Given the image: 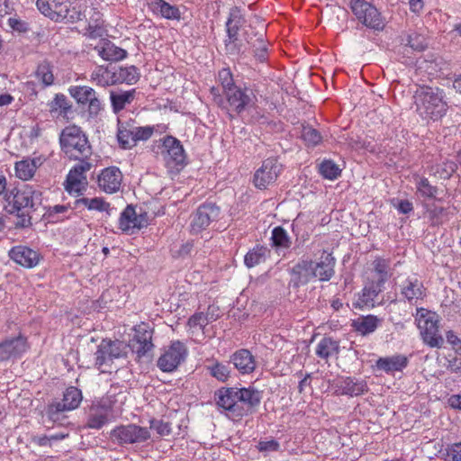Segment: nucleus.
<instances>
[{
    "label": "nucleus",
    "instance_id": "nucleus-39",
    "mask_svg": "<svg viewBox=\"0 0 461 461\" xmlns=\"http://www.w3.org/2000/svg\"><path fill=\"white\" fill-rule=\"evenodd\" d=\"M78 204L86 206L88 210H95L99 212H105L108 215H111L113 212V208L110 206V203H106L101 197L87 198L84 197L77 201Z\"/></svg>",
    "mask_w": 461,
    "mask_h": 461
},
{
    "label": "nucleus",
    "instance_id": "nucleus-59",
    "mask_svg": "<svg viewBox=\"0 0 461 461\" xmlns=\"http://www.w3.org/2000/svg\"><path fill=\"white\" fill-rule=\"evenodd\" d=\"M257 41H258V47L255 51V55L258 59V60L265 61L267 57L265 41L262 38H258Z\"/></svg>",
    "mask_w": 461,
    "mask_h": 461
},
{
    "label": "nucleus",
    "instance_id": "nucleus-1",
    "mask_svg": "<svg viewBox=\"0 0 461 461\" xmlns=\"http://www.w3.org/2000/svg\"><path fill=\"white\" fill-rule=\"evenodd\" d=\"M214 400L225 416L237 422L256 411L262 400V392L253 386L221 387L215 392Z\"/></svg>",
    "mask_w": 461,
    "mask_h": 461
},
{
    "label": "nucleus",
    "instance_id": "nucleus-58",
    "mask_svg": "<svg viewBox=\"0 0 461 461\" xmlns=\"http://www.w3.org/2000/svg\"><path fill=\"white\" fill-rule=\"evenodd\" d=\"M258 447L261 452L277 451L279 448V443L276 440L260 441Z\"/></svg>",
    "mask_w": 461,
    "mask_h": 461
},
{
    "label": "nucleus",
    "instance_id": "nucleus-52",
    "mask_svg": "<svg viewBox=\"0 0 461 461\" xmlns=\"http://www.w3.org/2000/svg\"><path fill=\"white\" fill-rule=\"evenodd\" d=\"M405 44L410 46L414 50H423L426 47L425 39L423 36L413 33L407 36Z\"/></svg>",
    "mask_w": 461,
    "mask_h": 461
},
{
    "label": "nucleus",
    "instance_id": "nucleus-44",
    "mask_svg": "<svg viewBox=\"0 0 461 461\" xmlns=\"http://www.w3.org/2000/svg\"><path fill=\"white\" fill-rule=\"evenodd\" d=\"M102 342L106 348V350L108 351L107 354L111 356L112 360L113 358H119L121 357L125 356L126 345L122 341H112L104 339L102 340Z\"/></svg>",
    "mask_w": 461,
    "mask_h": 461
},
{
    "label": "nucleus",
    "instance_id": "nucleus-55",
    "mask_svg": "<svg viewBox=\"0 0 461 461\" xmlns=\"http://www.w3.org/2000/svg\"><path fill=\"white\" fill-rule=\"evenodd\" d=\"M446 461H461V442L455 443L447 448Z\"/></svg>",
    "mask_w": 461,
    "mask_h": 461
},
{
    "label": "nucleus",
    "instance_id": "nucleus-15",
    "mask_svg": "<svg viewBox=\"0 0 461 461\" xmlns=\"http://www.w3.org/2000/svg\"><path fill=\"white\" fill-rule=\"evenodd\" d=\"M135 334L129 346L140 359L145 357L153 348L152 330L146 323H140L134 328Z\"/></svg>",
    "mask_w": 461,
    "mask_h": 461
},
{
    "label": "nucleus",
    "instance_id": "nucleus-38",
    "mask_svg": "<svg viewBox=\"0 0 461 461\" xmlns=\"http://www.w3.org/2000/svg\"><path fill=\"white\" fill-rule=\"evenodd\" d=\"M269 254V249L263 246H257L249 250L244 258V263L248 267H253L265 262Z\"/></svg>",
    "mask_w": 461,
    "mask_h": 461
},
{
    "label": "nucleus",
    "instance_id": "nucleus-24",
    "mask_svg": "<svg viewBox=\"0 0 461 461\" xmlns=\"http://www.w3.org/2000/svg\"><path fill=\"white\" fill-rule=\"evenodd\" d=\"M8 255L13 261L25 268L36 267L41 260L38 251L23 245L12 248Z\"/></svg>",
    "mask_w": 461,
    "mask_h": 461
},
{
    "label": "nucleus",
    "instance_id": "nucleus-35",
    "mask_svg": "<svg viewBox=\"0 0 461 461\" xmlns=\"http://www.w3.org/2000/svg\"><path fill=\"white\" fill-rule=\"evenodd\" d=\"M99 55L105 60L118 61L126 57V50L115 46L111 41L104 42L102 46L97 48Z\"/></svg>",
    "mask_w": 461,
    "mask_h": 461
},
{
    "label": "nucleus",
    "instance_id": "nucleus-23",
    "mask_svg": "<svg viewBox=\"0 0 461 461\" xmlns=\"http://www.w3.org/2000/svg\"><path fill=\"white\" fill-rule=\"evenodd\" d=\"M28 349L26 339L19 335L0 342V361L20 357Z\"/></svg>",
    "mask_w": 461,
    "mask_h": 461
},
{
    "label": "nucleus",
    "instance_id": "nucleus-29",
    "mask_svg": "<svg viewBox=\"0 0 461 461\" xmlns=\"http://www.w3.org/2000/svg\"><path fill=\"white\" fill-rule=\"evenodd\" d=\"M408 365V358L403 355H393L387 357H380L376 361V367L386 373L402 371Z\"/></svg>",
    "mask_w": 461,
    "mask_h": 461
},
{
    "label": "nucleus",
    "instance_id": "nucleus-2",
    "mask_svg": "<svg viewBox=\"0 0 461 461\" xmlns=\"http://www.w3.org/2000/svg\"><path fill=\"white\" fill-rule=\"evenodd\" d=\"M393 276L390 260L380 257L367 264L364 273V288L359 294L357 305L374 306L378 294L384 289V284Z\"/></svg>",
    "mask_w": 461,
    "mask_h": 461
},
{
    "label": "nucleus",
    "instance_id": "nucleus-21",
    "mask_svg": "<svg viewBox=\"0 0 461 461\" xmlns=\"http://www.w3.org/2000/svg\"><path fill=\"white\" fill-rule=\"evenodd\" d=\"M122 181V174L117 167H109L101 171L97 177L98 187L107 194L119 191Z\"/></svg>",
    "mask_w": 461,
    "mask_h": 461
},
{
    "label": "nucleus",
    "instance_id": "nucleus-31",
    "mask_svg": "<svg viewBox=\"0 0 461 461\" xmlns=\"http://www.w3.org/2000/svg\"><path fill=\"white\" fill-rule=\"evenodd\" d=\"M117 138L120 145L123 149H131L134 147V122H123L119 119Z\"/></svg>",
    "mask_w": 461,
    "mask_h": 461
},
{
    "label": "nucleus",
    "instance_id": "nucleus-22",
    "mask_svg": "<svg viewBox=\"0 0 461 461\" xmlns=\"http://www.w3.org/2000/svg\"><path fill=\"white\" fill-rule=\"evenodd\" d=\"M111 416V408L109 405L102 402H93L86 412V427L89 429H99L106 424Z\"/></svg>",
    "mask_w": 461,
    "mask_h": 461
},
{
    "label": "nucleus",
    "instance_id": "nucleus-46",
    "mask_svg": "<svg viewBox=\"0 0 461 461\" xmlns=\"http://www.w3.org/2000/svg\"><path fill=\"white\" fill-rule=\"evenodd\" d=\"M36 77L46 86L52 85L54 75L50 65L47 62L41 63L36 70Z\"/></svg>",
    "mask_w": 461,
    "mask_h": 461
},
{
    "label": "nucleus",
    "instance_id": "nucleus-40",
    "mask_svg": "<svg viewBox=\"0 0 461 461\" xmlns=\"http://www.w3.org/2000/svg\"><path fill=\"white\" fill-rule=\"evenodd\" d=\"M50 113L52 116H64L70 110L71 105L64 95H56L49 104Z\"/></svg>",
    "mask_w": 461,
    "mask_h": 461
},
{
    "label": "nucleus",
    "instance_id": "nucleus-4",
    "mask_svg": "<svg viewBox=\"0 0 461 461\" xmlns=\"http://www.w3.org/2000/svg\"><path fill=\"white\" fill-rule=\"evenodd\" d=\"M416 110L424 119L438 120L447 112L443 91L438 88L420 87L415 95Z\"/></svg>",
    "mask_w": 461,
    "mask_h": 461
},
{
    "label": "nucleus",
    "instance_id": "nucleus-16",
    "mask_svg": "<svg viewBox=\"0 0 461 461\" xmlns=\"http://www.w3.org/2000/svg\"><path fill=\"white\" fill-rule=\"evenodd\" d=\"M68 91L78 104H88V113L91 116H96L102 110V103L93 88L86 86H71Z\"/></svg>",
    "mask_w": 461,
    "mask_h": 461
},
{
    "label": "nucleus",
    "instance_id": "nucleus-26",
    "mask_svg": "<svg viewBox=\"0 0 461 461\" xmlns=\"http://www.w3.org/2000/svg\"><path fill=\"white\" fill-rule=\"evenodd\" d=\"M335 262L331 253L323 251L316 262L312 261L314 277L320 281H329L334 275Z\"/></svg>",
    "mask_w": 461,
    "mask_h": 461
},
{
    "label": "nucleus",
    "instance_id": "nucleus-17",
    "mask_svg": "<svg viewBox=\"0 0 461 461\" xmlns=\"http://www.w3.org/2000/svg\"><path fill=\"white\" fill-rule=\"evenodd\" d=\"M81 401V391L74 386L68 387L64 393L62 401L49 407L48 414L52 420H57L60 412L77 408Z\"/></svg>",
    "mask_w": 461,
    "mask_h": 461
},
{
    "label": "nucleus",
    "instance_id": "nucleus-12",
    "mask_svg": "<svg viewBox=\"0 0 461 461\" xmlns=\"http://www.w3.org/2000/svg\"><path fill=\"white\" fill-rule=\"evenodd\" d=\"M225 96L230 111L237 113H240L255 104V95L250 89H241L238 86L229 87L225 92Z\"/></svg>",
    "mask_w": 461,
    "mask_h": 461
},
{
    "label": "nucleus",
    "instance_id": "nucleus-37",
    "mask_svg": "<svg viewBox=\"0 0 461 461\" xmlns=\"http://www.w3.org/2000/svg\"><path fill=\"white\" fill-rule=\"evenodd\" d=\"M114 80L115 84L126 83L131 85L137 82L139 74L135 67H114Z\"/></svg>",
    "mask_w": 461,
    "mask_h": 461
},
{
    "label": "nucleus",
    "instance_id": "nucleus-18",
    "mask_svg": "<svg viewBox=\"0 0 461 461\" xmlns=\"http://www.w3.org/2000/svg\"><path fill=\"white\" fill-rule=\"evenodd\" d=\"M220 214V209L212 203H205L198 207L192 216L191 231L199 233L205 230L210 223L216 220Z\"/></svg>",
    "mask_w": 461,
    "mask_h": 461
},
{
    "label": "nucleus",
    "instance_id": "nucleus-51",
    "mask_svg": "<svg viewBox=\"0 0 461 461\" xmlns=\"http://www.w3.org/2000/svg\"><path fill=\"white\" fill-rule=\"evenodd\" d=\"M108 351L106 350V348L103 344V342L100 343L98 346V348L96 352L95 353V366L98 368H101L103 366L107 365L109 362H112L111 356L107 354Z\"/></svg>",
    "mask_w": 461,
    "mask_h": 461
},
{
    "label": "nucleus",
    "instance_id": "nucleus-49",
    "mask_svg": "<svg viewBox=\"0 0 461 461\" xmlns=\"http://www.w3.org/2000/svg\"><path fill=\"white\" fill-rule=\"evenodd\" d=\"M417 191L426 198L435 197L437 188L432 186L427 178H419L416 183Z\"/></svg>",
    "mask_w": 461,
    "mask_h": 461
},
{
    "label": "nucleus",
    "instance_id": "nucleus-64",
    "mask_svg": "<svg viewBox=\"0 0 461 461\" xmlns=\"http://www.w3.org/2000/svg\"><path fill=\"white\" fill-rule=\"evenodd\" d=\"M447 340L449 344L453 345L454 347L461 345V340L451 330L447 332Z\"/></svg>",
    "mask_w": 461,
    "mask_h": 461
},
{
    "label": "nucleus",
    "instance_id": "nucleus-9",
    "mask_svg": "<svg viewBox=\"0 0 461 461\" xmlns=\"http://www.w3.org/2000/svg\"><path fill=\"white\" fill-rule=\"evenodd\" d=\"M187 356V348L179 341H173L158 357L157 365L163 372H173L185 361Z\"/></svg>",
    "mask_w": 461,
    "mask_h": 461
},
{
    "label": "nucleus",
    "instance_id": "nucleus-60",
    "mask_svg": "<svg viewBox=\"0 0 461 461\" xmlns=\"http://www.w3.org/2000/svg\"><path fill=\"white\" fill-rule=\"evenodd\" d=\"M411 12L420 14L424 8V0H409Z\"/></svg>",
    "mask_w": 461,
    "mask_h": 461
},
{
    "label": "nucleus",
    "instance_id": "nucleus-63",
    "mask_svg": "<svg viewBox=\"0 0 461 461\" xmlns=\"http://www.w3.org/2000/svg\"><path fill=\"white\" fill-rule=\"evenodd\" d=\"M13 10L10 0H0V15H5Z\"/></svg>",
    "mask_w": 461,
    "mask_h": 461
},
{
    "label": "nucleus",
    "instance_id": "nucleus-8",
    "mask_svg": "<svg viewBox=\"0 0 461 461\" xmlns=\"http://www.w3.org/2000/svg\"><path fill=\"white\" fill-rule=\"evenodd\" d=\"M161 155L167 168L178 171L185 165V153L181 142L173 136L163 139Z\"/></svg>",
    "mask_w": 461,
    "mask_h": 461
},
{
    "label": "nucleus",
    "instance_id": "nucleus-43",
    "mask_svg": "<svg viewBox=\"0 0 461 461\" xmlns=\"http://www.w3.org/2000/svg\"><path fill=\"white\" fill-rule=\"evenodd\" d=\"M272 244L274 247L288 249L291 245L287 232L282 227H276L272 230Z\"/></svg>",
    "mask_w": 461,
    "mask_h": 461
},
{
    "label": "nucleus",
    "instance_id": "nucleus-25",
    "mask_svg": "<svg viewBox=\"0 0 461 461\" xmlns=\"http://www.w3.org/2000/svg\"><path fill=\"white\" fill-rule=\"evenodd\" d=\"M289 273L291 276L290 284L294 287L307 285L315 278L312 260H300L290 269Z\"/></svg>",
    "mask_w": 461,
    "mask_h": 461
},
{
    "label": "nucleus",
    "instance_id": "nucleus-7",
    "mask_svg": "<svg viewBox=\"0 0 461 461\" xmlns=\"http://www.w3.org/2000/svg\"><path fill=\"white\" fill-rule=\"evenodd\" d=\"M150 438L148 428L136 424L120 425L110 432V439L118 445L140 444Z\"/></svg>",
    "mask_w": 461,
    "mask_h": 461
},
{
    "label": "nucleus",
    "instance_id": "nucleus-62",
    "mask_svg": "<svg viewBox=\"0 0 461 461\" xmlns=\"http://www.w3.org/2000/svg\"><path fill=\"white\" fill-rule=\"evenodd\" d=\"M447 402L451 408L461 411V394L451 395Z\"/></svg>",
    "mask_w": 461,
    "mask_h": 461
},
{
    "label": "nucleus",
    "instance_id": "nucleus-41",
    "mask_svg": "<svg viewBox=\"0 0 461 461\" xmlns=\"http://www.w3.org/2000/svg\"><path fill=\"white\" fill-rule=\"evenodd\" d=\"M135 90L121 93H111V102L115 113L122 111L126 104H130L134 99Z\"/></svg>",
    "mask_w": 461,
    "mask_h": 461
},
{
    "label": "nucleus",
    "instance_id": "nucleus-33",
    "mask_svg": "<svg viewBox=\"0 0 461 461\" xmlns=\"http://www.w3.org/2000/svg\"><path fill=\"white\" fill-rule=\"evenodd\" d=\"M380 320L374 315L361 316L353 321L352 326L361 335L374 332L380 323Z\"/></svg>",
    "mask_w": 461,
    "mask_h": 461
},
{
    "label": "nucleus",
    "instance_id": "nucleus-28",
    "mask_svg": "<svg viewBox=\"0 0 461 461\" xmlns=\"http://www.w3.org/2000/svg\"><path fill=\"white\" fill-rule=\"evenodd\" d=\"M231 361L241 374H250L256 368L255 358L248 349L236 351L231 357Z\"/></svg>",
    "mask_w": 461,
    "mask_h": 461
},
{
    "label": "nucleus",
    "instance_id": "nucleus-54",
    "mask_svg": "<svg viewBox=\"0 0 461 461\" xmlns=\"http://www.w3.org/2000/svg\"><path fill=\"white\" fill-rule=\"evenodd\" d=\"M150 429L156 430L160 437L168 436L171 433V426L162 420H151Z\"/></svg>",
    "mask_w": 461,
    "mask_h": 461
},
{
    "label": "nucleus",
    "instance_id": "nucleus-61",
    "mask_svg": "<svg viewBox=\"0 0 461 461\" xmlns=\"http://www.w3.org/2000/svg\"><path fill=\"white\" fill-rule=\"evenodd\" d=\"M397 209L402 213H409L413 210L412 203L408 200H401L398 203Z\"/></svg>",
    "mask_w": 461,
    "mask_h": 461
},
{
    "label": "nucleus",
    "instance_id": "nucleus-20",
    "mask_svg": "<svg viewBox=\"0 0 461 461\" xmlns=\"http://www.w3.org/2000/svg\"><path fill=\"white\" fill-rule=\"evenodd\" d=\"M6 200L9 203H13L14 210L19 211L22 208L34 207L41 203V193L34 190L32 186L25 185L23 188L17 190L13 195H9Z\"/></svg>",
    "mask_w": 461,
    "mask_h": 461
},
{
    "label": "nucleus",
    "instance_id": "nucleus-10",
    "mask_svg": "<svg viewBox=\"0 0 461 461\" xmlns=\"http://www.w3.org/2000/svg\"><path fill=\"white\" fill-rule=\"evenodd\" d=\"M243 23L241 10L238 7L231 8L226 23L228 39L225 41L226 50L230 54H235L240 50L242 42L239 38V31Z\"/></svg>",
    "mask_w": 461,
    "mask_h": 461
},
{
    "label": "nucleus",
    "instance_id": "nucleus-5",
    "mask_svg": "<svg viewBox=\"0 0 461 461\" xmlns=\"http://www.w3.org/2000/svg\"><path fill=\"white\" fill-rule=\"evenodd\" d=\"M60 144L64 152L78 161L86 160L91 154L88 140L81 129L76 125L66 127L60 135Z\"/></svg>",
    "mask_w": 461,
    "mask_h": 461
},
{
    "label": "nucleus",
    "instance_id": "nucleus-48",
    "mask_svg": "<svg viewBox=\"0 0 461 461\" xmlns=\"http://www.w3.org/2000/svg\"><path fill=\"white\" fill-rule=\"evenodd\" d=\"M207 369L212 376L221 382H225L230 375V369L227 366L221 363H215L212 366H208Z\"/></svg>",
    "mask_w": 461,
    "mask_h": 461
},
{
    "label": "nucleus",
    "instance_id": "nucleus-6",
    "mask_svg": "<svg viewBox=\"0 0 461 461\" xmlns=\"http://www.w3.org/2000/svg\"><path fill=\"white\" fill-rule=\"evenodd\" d=\"M415 321L424 343L431 348H441L443 337L438 332V315L424 308L417 309Z\"/></svg>",
    "mask_w": 461,
    "mask_h": 461
},
{
    "label": "nucleus",
    "instance_id": "nucleus-27",
    "mask_svg": "<svg viewBox=\"0 0 461 461\" xmlns=\"http://www.w3.org/2000/svg\"><path fill=\"white\" fill-rule=\"evenodd\" d=\"M401 294L411 302L424 296V287L416 276H409L401 285Z\"/></svg>",
    "mask_w": 461,
    "mask_h": 461
},
{
    "label": "nucleus",
    "instance_id": "nucleus-45",
    "mask_svg": "<svg viewBox=\"0 0 461 461\" xmlns=\"http://www.w3.org/2000/svg\"><path fill=\"white\" fill-rule=\"evenodd\" d=\"M320 173L323 177L333 180L339 176L341 169L332 160H324L320 165Z\"/></svg>",
    "mask_w": 461,
    "mask_h": 461
},
{
    "label": "nucleus",
    "instance_id": "nucleus-50",
    "mask_svg": "<svg viewBox=\"0 0 461 461\" xmlns=\"http://www.w3.org/2000/svg\"><path fill=\"white\" fill-rule=\"evenodd\" d=\"M208 322L207 317L203 312H196L189 318L187 325L190 329L203 330Z\"/></svg>",
    "mask_w": 461,
    "mask_h": 461
},
{
    "label": "nucleus",
    "instance_id": "nucleus-30",
    "mask_svg": "<svg viewBox=\"0 0 461 461\" xmlns=\"http://www.w3.org/2000/svg\"><path fill=\"white\" fill-rule=\"evenodd\" d=\"M149 7L153 14L160 15L166 19L178 20L181 16L180 11L176 6L172 5L164 0H152L149 4Z\"/></svg>",
    "mask_w": 461,
    "mask_h": 461
},
{
    "label": "nucleus",
    "instance_id": "nucleus-53",
    "mask_svg": "<svg viewBox=\"0 0 461 461\" xmlns=\"http://www.w3.org/2000/svg\"><path fill=\"white\" fill-rule=\"evenodd\" d=\"M154 126H144V127H139L134 124V141L135 145L139 140H149L153 132H154Z\"/></svg>",
    "mask_w": 461,
    "mask_h": 461
},
{
    "label": "nucleus",
    "instance_id": "nucleus-14",
    "mask_svg": "<svg viewBox=\"0 0 461 461\" xmlns=\"http://www.w3.org/2000/svg\"><path fill=\"white\" fill-rule=\"evenodd\" d=\"M282 166L276 158H270L263 161L262 166L256 171L253 182L256 187L266 189L277 179Z\"/></svg>",
    "mask_w": 461,
    "mask_h": 461
},
{
    "label": "nucleus",
    "instance_id": "nucleus-13",
    "mask_svg": "<svg viewBox=\"0 0 461 461\" xmlns=\"http://www.w3.org/2000/svg\"><path fill=\"white\" fill-rule=\"evenodd\" d=\"M350 7L357 18L365 25L379 29L382 26L380 14L377 9L365 0H354Z\"/></svg>",
    "mask_w": 461,
    "mask_h": 461
},
{
    "label": "nucleus",
    "instance_id": "nucleus-32",
    "mask_svg": "<svg viewBox=\"0 0 461 461\" xmlns=\"http://www.w3.org/2000/svg\"><path fill=\"white\" fill-rule=\"evenodd\" d=\"M41 165L40 158H25L15 163V176L22 180L31 179L37 167Z\"/></svg>",
    "mask_w": 461,
    "mask_h": 461
},
{
    "label": "nucleus",
    "instance_id": "nucleus-11",
    "mask_svg": "<svg viewBox=\"0 0 461 461\" xmlns=\"http://www.w3.org/2000/svg\"><path fill=\"white\" fill-rule=\"evenodd\" d=\"M92 167V163L88 160L79 161L68 174L65 183V189L69 194H79L87 185L86 173Z\"/></svg>",
    "mask_w": 461,
    "mask_h": 461
},
{
    "label": "nucleus",
    "instance_id": "nucleus-47",
    "mask_svg": "<svg viewBox=\"0 0 461 461\" xmlns=\"http://www.w3.org/2000/svg\"><path fill=\"white\" fill-rule=\"evenodd\" d=\"M302 139L307 145L315 146L321 141V137L317 130L307 125L303 127Z\"/></svg>",
    "mask_w": 461,
    "mask_h": 461
},
{
    "label": "nucleus",
    "instance_id": "nucleus-34",
    "mask_svg": "<svg viewBox=\"0 0 461 461\" xmlns=\"http://www.w3.org/2000/svg\"><path fill=\"white\" fill-rule=\"evenodd\" d=\"M339 350V342L331 338L325 337L317 344L315 353L320 358L328 359L329 357L337 356Z\"/></svg>",
    "mask_w": 461,
    "mask_h": 461
},
{
    "label": "nucleus",
    "instance_id": "nucleus-3",
    "mask_svg": "<svg viewBox=\"0 0 461 461\" xmlns=\"http://www.w3.org/2000/svg\"><path fill=\"white\" fill-rule=\"evenodd\" d=\"M38 10L56 22L75 23L86 17V6L77 0H37Z\"/></svg>",
    "mask_w": 461,
    "mask_h": 461
},
{
    "label": "nucleus",
    "instance_id": "nucleus-56",
    "mask_svg": "<svg viewBox=\"0 0 461 461\" xmlns=\"http://www.w3.org/2000/svg\"><path fill=\"white\" fill-rule=\"evenodd\" d=\"M219 81L224 88V93L229 87H234L233 79L230 69L223 68L219 72Z\"/></svg>",
    "mask_w": 461,
    "mask_h": 461
},
{
    "label": "nucleus",
    "instance_id": "nucleus-57",
    "mask_svg": "<svg viewBox=\"0 0 461 461\" xmlns=\"http://www.w3.org/2000/svg\"><path fill=\"white\" fill-rule=\"evenodd\" d=\"M8 25L17 32H26L28 29V24L17 17L8 18Z\"/></svg>",
    "mask_w": 461,
    "mask_h": 461
},
{
    "label": "nucleus",
    "instance_id": "nucleus-19",
    "mask_svg": "<svg viewBox=\"0 0 461 461\" xmlns=\"http://www.w3.org/2000/svg\"><path fill=\"white\" fill-rule=\"evenodd\" d=\"M148 223L146 213H137L135 209L128 205L121 213L119 228L126 234H134Z\"/></svg>",
    "mask_w": 461,
    "mask_h": 461
},
{
    "label": "nucleus",
    "instance_id": "nucleus-42",
    "mask_svg": "<svg viewBox=\"0 0 461 461\" xmlns=\"http://www.w3.org/2000/svg\"><path fill=\"white\" fill-rule=\"evenodd\" d=\"M342 393L349 395H359L366 391V384L364 382L354 381L348 377L342 382Z\"/></svg>",
    "mask_w": 461,
    "mask_h": 461
},
{
    "label": "nucleus",
    "instance_id": "nucleus-36",
    "mask_svg": "<svg viewBox=\"0 0 461 461\" xmlns=\"http://www.w3.org/2000/svg\"><path fill=\"white\" fill-rule=\"evenodd\" d=\"M91 81L100 86L115 85L113 68H95L91 74Z\"/></svg>",
    "mask_w": 461,
    "mask_h": 461
}]
</instances>
